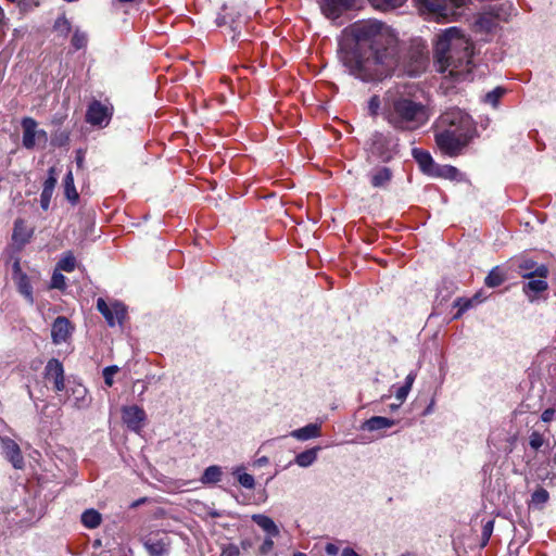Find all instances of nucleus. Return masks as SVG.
<instances>
[{
    "label": "nucleus",
    "instance_id": "79ce46f5",
    "mask_svg": "<svg viewBox=\"0 0 556 556\" xmlns=\"http://www.w3.org/2000/svg\"><path fill=\"white\" fill-rule=\"evenodd\" d=\"M65 286V277L60 271L55 270L51 278V287L55 289H64Z\"/></svg>",
    "mask_w": 556,
    "mask_h": 556
},
{
    "label": "nucleus",
    "instance_id": "6e6552de",
    "mask_svg": "<svg viewBox=\"0 0 556 556\" xmlns=\"http://www.w3.org/2000/svg\"><path fill=\"white\" fill-rule=\"evenodd\" d=\"M45 377L48 381L53 382V388L56 392L65 389L63 365L56 358H51L47 363Z\"/></svg>",
    "mask_w": 556,
    "mask_h": 556
},
{
    "label": "nucleus",
    "instance_id": "e433bc0d",
    "mask_svg": "<svg viewBox=\"0 0 556 556\" xmlns=\"http://www.w3.org/2000/svg\"><path fill=\"white\" fill-rule=\"evenodd\" d=\"M472 305V300L470 299H464V298H458L455 302H454V306L458 307V311L457 313L454 315V319H458L462 317V315L471 307Z\"/></svg>",
    "mask_w": 556,
    "mask_h": 556
},
{
    "label": "nucleus",
    "instance_id": "6e6d98bb",
    "mask_svg": "<svg viewBox=\"0 0 556 556\" xmlns=\"http://www.w3.org/2000/svg\"><path fill=\"white\" fill-rule=\"evenodd\" d=\"M341 556H359L354 549L346 547L342 551Z\"/></svg>",
    "mask_w": 556,
    "mask_h": 556
},
{
    "label": "nucleus",
    "instance_id": "a878e982",
    "mask_svg": "<svg viewBox=\"0 0 556 556\" xmlns=\"http://www.w3.org/2000/svg\"><path fill=\"white\" fill-rule=\"evenodd\" d=\"M146 547L149 551V553L153 556H161L168 551V544L163 539L160 540H153L149 539L146 542Z\"/></svg>",
    "mask_w": 556,
    "mask_h": 556
},
{
    "label": "nucleus",
    "instance_id": "a211bd4d",
    "mask_svg": "<svg viewBox=\"0 0 556 556\" xmlns=\"http://www.w3.org/2000/svg\"><path fill=\"white\" fill-rule=\"evenodd\" d=\"M394 424L395 422L393 419L382 417V416H375V417L367 419L362 425V429L368 430V431H376V430H380V429L391 428L394 426Z\"/></svg>",
    "mask_w": 556,
    "mask_h": 556
},
{
    "label": "nucleus",
    "instance_id": "680f3d73",
    "mask_svg": "<svg viewBox=\"0 0 556 556\" xmlns=\"http://www.w3.org/2000/svg\"><path fill=\"white\" fill-rule=\"evenodd\" d=\"M239 554V551L237 547H233L229 551V556H237Z\"/></svg>",
    "mask_w": 556,
    "mask_h": 556
},
{
    "label": "nucleus",
    "instance_id": "052dcab7",
    "mask_svg": "<svg viewBox=\"0 0 556 556\" xmlns=\"http://www.w3.org/2000/svg\"><path fill=\"white\" fill-rule=\"evenodd\" d=\"M105 112H106V124H108L109 123V118L111 117L112 112H113V106L109 108L106 105Z\"/></svg>",
    "mask_w": 556,
    "mask_h": 556
},
{
    "label": "nucleus",
    "instance_id": "0eeeda50",
    "mask_svg": "<svg viewBox=\"0 0 556 556\" xmlns=\"http://www.w3.org/2000/svg\"><path fill=\"white\" fill-rule=\"evenodd\" d=\"M73 331L74 326L66 317H56L51 327L52 342L56 345L67 342V340L72 337Z\"/></svg>",
    "mask_w": 556,
    "mask_h": 556
},
{
    "label": "nucleus",
    "instance_id": "bf43d9fd",
    "mask_svg": "<svg viewBox=\"0 0 556 556\" xmlns=\"http://www.w3.org/2000/svg\"><path fill=\"white\" fill-rule=\"evenodd\" d=\"M113 376H110L109 368H106V388L113 384Z\"/></svg>",
    "mask_w": 556,
    "mask_h": 556
},
{
    "label": "nucleus",
    "instance_id": "3c124183",
    "mask_svg": "<svg viewBox=\"0 0 556 556\" xmlns=\"http://www.w3.org/2000/svg\"><path fill=\"white\" fill-rule=\"evenodd\" d=\"M555 414H556L555 409H553V408H547V409H545V410L542 413L541 418H542V420H543V421L548 422V421H551V420H553V419H554Z\"/></svg>",
    "mask_w": 556,
    "mask_h": 556
},
{
    "label": "nucleus",
    "instance_id": "72a5a7b5",
    "mask_svg": "<svg viewBox=\"0 0 556 556\" xmlns=\"http://www.w3.org/2000/svg\"><path fill=\"white\" fill-rule=\"evenodd\" d=\"M548 492L545 489L540 488L533 492L531 503L536 507H542L548 501Z\"/></svg>",
    "mask_w": 556,
    "mask_h": 556
},
{
    "label": "nucleus",
    "instance_id": "dca6fc26",
    "mask_svg": "<svg viewBox=\"0 0 556 556\" xmlns=\"http://www.w3.org/2000/svg\"><path fill=\"white\" fill-rule=\"evenodd\" d=\"M412 153L416 162L419 164L421 170L428 175H432L437 164L433 162L430 153L420 149H413Z\"/></svg>",
    "mask_w": 556,
    "mask_h": 556
},
{
    "label": "nucleus",
    "instance_id": "f704fd0d",
    "mask_svg": "<svg viewBox=\"0 0 556 556\" xmlns=\"http://www.w3.org/2000/svg\"><path fill=\"white\" fill-rule=\"evenodd\" d=\"M87 394V390L84 386L77 384L72 388V395L74 396V405L80 407L85 404V396Z\"/></svg>",
    "mask_w": 556,
    "mask_h": 556
},
{
    "label": "nucleus",
    "instance_id": "423d86ee",
    "mask_svg": "<svg viewBox=\"0 0 556 556\" xmlns=\"http://www.w3.org/2000/svg\"><path fill=\"white\" fill-rule=\"evenodd\" d=\"M146 417L144 410L137 405L126 406L122 410L124 424L135 432H139L143 428Z\"/></svg>",
    "mask_w": 556,
    "mask_h": 556
},
{
    "label": "nucleus",
    "instance_id": "393cba45",
    "mask_svg": "<svg viewBox=\"0 0 556 556\" xmlns=\"http://www.w3.org/2000/svg\"><path fill=\"white\" fill-rule=\"evenodd\" d=\"M30 236V232L28 230V228L26 227L25 225V222L23 219H17L14 224V229H13V240L15 242H20V243H25L28 238Z\"/></svg>",
    "mask_w": 556,
    "mask_h": 556
},
{
    "label": "nucleus",
    "instance_id": "412c9836",
    "mask_svg": "<svg viewBox=\"0 0 556 556\" xmlns=\"http://www.w3.org/2000/svg\"><path fill=\"white\" fill-rule=\"evenodd\" d=\"M86 119L92 125L100 124L104 119V106L98 101L90 104L86 114Z\"/></svg>",
    "mask_w": 556,
    "mask_h": 556
},
{
    "label": "nucleus",
    "instance_id": "f03ea898",
    "mask_svg": "<svg viewBox=\"0 0 556 556\" xmlns=\"http://www.w3.org/2000/svg\"><path fill=\"white\" fill-rule=\"evenodd\" d=\"M382 115L395 130L414 131L429 122L431 112L413 86L397 85L384 93Z\"/></svg>",
    "mask_w": 556,
    "mask_h": 556
},
{
    "label": "nucleus",
    "instance_id": "8fccbe9b",
    "mask_svg": "<svg viewBox=\"0 0 556 556\" xmlns=\"http://www.w3.org/2000/svg\"><path fill=\"white\" fill-rule=\"evenodd\" d=\"M36 137H37V142L38 143L46 144L47 141H48L47 131L43 130V129H38L37 127H36Z\"/></svg>",
    "mask_w": 556,
    "mask_h": 556
},
{
    "label": "nucleus",
    "instance_id": "2f4dec72",
    "mask_svg": "<svg viewBox=\"0 0 556 556\" xmlns=\"http://www.w3.org/2000/svg\"><path fill=\"white\" fill-rule=\"evenodd\" d=\"M237 477L238 482L245 489H254L255 480L254 477L247 472H241V468H236L232 472Z\"/></svg>",
    "mask_w": 556,
    "mask_h": 556
},
{
    "label": "nucleus",
    "instance_id": "ea45409f",
    "mask_svg": "<svg viewBox=\"0 0 556 556\" xmlns=\"http://www.w3.org/2000/svg\"><path fill=\"white\" fill-rule=\"evenodd\" d=\"M493 528H494V521L493 520H489L486 521L483 527H482V533H481V539H482V543L481 545L482 546H485L492 535V532H493Z\"/></svg>",
    "mask_w": 556,
    "mask_h": 556
},
{
    "label": "nucleus",
    "instance_id": "4d7b16f0",
    "mask_svg": "<svg viewBox=\"0 0 556 556\" xmlns=\"http://www.w3.org/2000/svg\"><path fill=\"white\" fill-rule=\"evenodd\" d=\"M97 308L99 309V312H100L101 314H103V315H104V298H99V299L97 300Z\"/></svg>",
    "mask_w": 556,
    "mask_h": 556
},
{
    "label": "nucleus",
    "instance_id": "473e14b6",
    "mask_svg": "<svg viewBox=\"0 0 556 556\" xmlns=\"http://www.w3.org/2000/svg\"><path fill=\"white\" fill-rule=\"evenodd\" d=\"M75 267H76L75 257L71 253H67L61 257V260L58 263L56 269L71 273L75 269Z\"/></svg>",
    "mask_w": 556,
    "mask_h": 556
},
{
    "label": "nucleus",
    "instance_id": "ddd939ff",
    "mask_svg": "<svg viewBox=\"0 0 556 556\" xmlns=\"http://www.w3.org/2000/svg\"><path fill=\"white\" fill-rule=\"evenodd\" d=\"M126 315L127 311L124 304L117 301L106 302V325L113 327L118 324L122 326Z\"/></svg>",
    "mask_w": 556,
    "mask_h": 556
},
{
    "label": "nucleus",
    "instance_id": "cd10ccee",
    "mask_svg": "<svg viewBox=\"0 0 556 556\" xmlns=\"http://www.w3.org/2000/svg\"><path fill=\"white\" fill-rule=\"evenodd\" d=\"M505 274L500 267H494L485 277V285L490 288L501 286L505 281Z\"/></svg>",
    "mask_w": 556,
    "mask_h": 556
},
{
    "label": "nucleus",
    "instance_id": "7ed1b4c3",
    "mask_svg": "<svg viewBox=\"0 0 556 556\" xmlns=\"http://www.w3.org/2000/svg\"><path fill=\"white\" fill-rule=\"evenodd\" d=\"M472 54V42L456 27L445 29L437 38L434 45L437 71L455 80H464L470 75Z\"/></svg>",
    "mask_w": 556,
    "mask_h": 556
},
{
    "label": "nucleus",
    "instance_id": "20e7f679",
    "mask_svg": "<svg viewBox=\"0 0 556 556\" xmlns=\"http://www.w3.org/2000/svg\"><path fill=\"white\" fill-rule=\"evenodd\" d=\"M475 134L472 118L458 108L446 110L435 123V142L450 156L458 155Z\"/></svg>",
    "mask_w": 556,
    "mask_h": 556
},
{
    "label": "nucleus",
    "instance_id": "7c9ffc66",
    "mask_svg": "<svg viewBox=\"0 0 556 556\" xmlns=\"http://www.w3.org/2000/svg\"><path fill=\"white\" fill-rule=\"evenodd\" d=\"M406 0H369L379 10L387 11L402 7Z\"/></svg>",
    "mask_w": 556,
    "mask_h": 556
},
{
    "label": "nucleus",
    "instance_id": "0e129e2a",
    "mask_svg": "<svg viewBox=\"0 0 556 556\" xmlns=\"http://www.w3.org/2000/svg\"><path fill=\"white\" fill-rule=\"evenodd\" d=\"M142 502H144V498H142V500H140V501H138V502H136V503L134 504V506H137L138 504H141Z\"/></svg>",
    "mask_w": 556,
    "mask_h": 556
},
{
    "label": "nucleus",
    "instance_id": "de8ad7c7",
    "mask_svg": "<svg viewBox=\"0 0 556 556\" xmlns=\"http://www.w3.org/2000/svg\"><path fill=\"white\" fill-rule=\"evenodd\" d=\"M274 547V541L270 538L264 540L262 545L260 546V553L263 555L268 554Z\"/></svg>",
    "mask_w": 556,
    "mask_h": 556
},
{
    "label": "nucleus",
    "instance_id": "f8f14e48",
    "mask_svg": "<svg viewBox=\"0 0 556 556\" xmlns=\"http://www.w3.org/2000/svg\"><path fill=\"white\" fill-rule=\"evenodd\" d=\"M518 269L519 274L523 278H546L548 274V269L544 265L536 266L535 262L530 258H522L518 261Z\"/></svg>",
    "mask_w": 556,
    "mask_h": 556
},
{
    "label": "nucleus",
    "instance_id": "f3484780",
    "mask_svg": "<svg viewBox=\"0 0 556 556\" xmlns=\"http://www.w3.org/2000/svg\"><path fill=\"white\" fill-rule=\"evenodd\" d=\"M290 435L300 441H307L320 435V426L317 424H308L303 428L293 430Z\"/></svg>",
    "mask_w": 556,
    "mask_h": 556
},
{
    "label": "nucleus",
    "instance_id": "49530a36",
    "mask_svg": "<svg viewBox=\"0 0 556 556\" xmlns=\"http://www.w3.org/2000/svg\"><path fill=\"white\" fill-rule=\"evenodd\" d=\"M409 391H410V390H409L407 387H405V386H402V387H400V388L396 390V392H395V397H396V400H399V401H400V404H402V403L406 400V397H407V395H408Z\"/></svg>",
    "mask_w": 556,
    "mask_h": 556
},
{
    "label": "nucleus",
    "instance_id": "4be33fe9",
    "mask_svg": "<svg viewBox=\"0 0 556 556\" xmlns=\"http://www.w3.org/2000/svg\"><path fill=\"white\" fill-rule=\"evenodd\" d=\"M530 280L523 286L525 293L533 301L534 296H531V293L534 295L547 289V282L545 278L533 279Z\"/></svg>",
    "mask_w": 556,
    "mask_h": 556
},
{
    "label": "nucleus",
    "instance_id": "c756f323",
    "mask_svg": "<svg viewBox=\"0 0 556 556\" xmlns=\"http://www.w3.org/2000/svg\"><path fill=\"white\" fill-rule=\"evenodd\" d=\"M220 478H222L220 467L210 466L204 470L203 476L201 478V482L203 484L216 483L220 480Z\"/></svg>",
    "mask_w": 556,
    "mask_h": 556
},
{
    "label": "nucleus",
    "instance_id": "6ab92c4d",
    "mask_svg": "<svg viewBox=\"0 0 556 556\" xmlns=\"http://www.w3.org/2000/svg\"><path fill=\"white\" fill-rule=\"evenodd\" d=\"M391 177H392L391 170L387 167H381V168L375 169L370 174V182H371L372 187L381 188L389 184V181L391 180Z\"/></svg>",
    "mask_w": 556,
    "mask_h": 556
},
{
    "label": "nucleus",
    "instance_id": "4468645a",
    "mask_svg": "<svg viewBox=\"0 0 556 556\" xmlns=\"http://www.w3.org/2000/svg\"><path fill=\"white\" fill-rule=\"evenodd\" d=\"M391 139L381 132H375L371 137V151L378 154L382 160L388 161L391 159V150L389 144Z\"/></svg>",
    "mask_w": 556,
    "mask_h": 556
},
{
    "label": "nucleus",
    "instance_id": "09e8293b",
    "mask_svg": "<svg viewBox=\"0 0 556 556\" xmlns=\"http://www.w3.org/2000/svg\"><path fill=\"white\" fill-rule=\"evenodd\" d=\"M92 552H91V556H101L103 551H102V543H101V540L100 539H96L93 542H92Z\"/></svg>",
    "mask_w": 556,
    "mask_h": 556
},
{
    "label": "nucleus",
    "instance_id": "9d476101",
    "mask_svg": "<svg viewBox=\"0 0 556 556\" xmlns=\"http://www.w3.org/2000/svg\"><path fill=\"white\" fill-rule=\"evenodd\" d=\"M1 446L8 460L14 468L21 469L24 466V458L18 444L10 438L1 439Z\"/></svg>",
    "mask_w": 556,
    "mask_h": 556
},
{
    "label": "nucleus",
    "instance_id": "9b49d317",
    "mask_svg": "<svg viewBox=\"0 0 556 556\" xmlns=\"http://www.w3.org/2000/svg\"><path fill=\"white\" fill-rule=\"evenodd\" d=\"M355 0H324L323 13L331 20L338 18L345 10H349Z\"/></svg>",
    "mask_w": 556,
    "mask_h": 556
},
{
    "label": "nucleus",
    "instance_id": "58836bf2",
    "mask_svg": "<svg viewBox=\"0 0 556 556\" xmlns=\"http://www.w3.org/2000/svg\"><path fill=\"white\" fill-rule=\"evenodd\" d=\"M504 92L505 90L503 88L497 87L485 94L484 101L493 106H496L500 98L504 94Z\"/></svg>",
    "mask_w": 556,
    "mask_h": 556
},
{
    "label": "nucleus",
    "instance_id": "5fc2aeb1",
    "mask_svg": "<svg viewBox=\"0 0 556 556\" xmlns=\"http://www.w3.org/2000/svg\"><path fill=\"white\" fill-rule=\"evenodd\" d=\"M268 463H269L268 457H267V456H262V457L257 458V459L254 462V466H256V467H263V466H266Z\"/></svg>",
    "mask_w": 556,
    "mask_h": 556
},
{
    "label": "nucleus",
    "instance_id": "37998d69",
    "mask_svg": "<svg viewBox=\"0 0 556 556\" xmlns=\"http://www.w3.org/2000/svg\"><path fill=\"white\" fill-rule=\"evenodd\" d=\"M52 194L53 191L42 189L40 194V206L43 211L49 210Z\"/></svg>",
    "mask_w": 556,
    "mask_h": 556
},
{
    "label": "nucleus",
    "instance_id": "bb28decb",
    "mask_svg": "<svg viewBox=\"0 0 556 556\" xmlns=\"http://www.w3.org/2000/svg\"><path fill=\"white\" fill-rule=\"evenodd\" d=\"M64 193L66 199L72 203L78 200V192L76 191L73 173L71 170L64 177Z\"/></svg>",
    "mask_w": 556,
    "mask_h": 556
},
{
    "label": "nucleus",
    "instance_id": "aec40b11",
    "mask_svg": "<svg viewBox=\"0 0 556 556\" xmlns=\"http://www.w3.org/2000/svg\"><path fill=\"white\" fill-rule=\"evenodd\" d=\"M252 520L271 536L279 534V529L269 517L265 515H253Z\"/></svg>",
    "mask_w": 556,
    "mask_h": 556
},
{
    "label": "nucleus",
    "instance_id": "e2e57ef3",
    "mask_svg": "<svg viewBox=\"0 0 556 556\" xmlns=\"http://www.w3.org/2000/svg\"><path fill=\"white\" fill-rule=\"evenodd\" d=\"M293 556H306V554L301 553V552H298V553H295Z\"/></svg>",
    "mask_w": 556,
    "mask_h": 556
},
{
    "label": "nucleus",
    "instance_id": "864d4df0",
    "mask_svg": "<svg viewBox=\"0 0 556 556\" xmlns=\"http://www.w3.org/2000/svg\"><path fill=\"white\" fill-rule=\"evenodd\" d=\"M415 378H416V374L414 372H409L406 378H405V383L404 386L407 387L409 390L412 389V386L415 381Z\"/></svg>",
    "mask_w": 556,
    "mask_h": 556
},
{
    "label": "nucleus",
    "instance_id": "b1692460",
    "mask_svg": "<svg viewBox=\"0 0 556 556\" xmlns=\"http://www.w3.org/2000/svg\"><path fill=\"white\" fill-rule=\"evenodd\" d=\"M101 521V514L94 509H87L81 515V522L86 528L94 529L100 526Z\"/></svg>",
    "mask_w": 556,
    "mask_h": 556
},
{
    "label": "nucleus",
    "instance_id": "a19ab883",
    "mask_svg": "<svg viewBox=\"0 0 556 556\" xmlns=\"http://www.w3.org/2000/svg\"><path fill=\"white\" fill-rule=\"evenodd\" d=\"M87 43V36L85 33H81L79 30H76L72 37V45L76 49H81Z\"/></svg>",
    "mask_w": 556,
    "mask_h": 556
},
{
    "label": "nucleus",
    "instance_id": "5701e85b",
    "mask_svg": "<svg viewBox=\"0 0 556 556\" xmlns=\"http://www.w3.org/2000/svg\"><path fill=\"white\" fill-rule=\"evenodd\" d=\"M318 447L306 450L295 456V463L303 468L309 467L317 459Z\"/></svg>",
    "mask_w": 556,
    "mask_h": 556
},
{
    "label": "nucleus",
    "instance_id": "603ef678",
    "mask_svg": "<svg viewBox=\"0 0 556 556\" xmlns=\"http://www.w3.org/2000/svg\"><path fill=\"white\" fill-rule=\"evenodd\" d=\"M328 555L336 556L339 553V547L332 543H328L325 547Z\"/></svg>",
    "mask_w": 556,
    "mask_h": 556
},
{
    "label": "nucleus",
    "instance_id": "69168bd1",
    "mask_svg": "<svg viewBox=\"0 0 556 556\" xmlns=\"http://www.w3.org/2000/svg\"><path fill=\"white\" fill-rule=\"evenodd\" d=\"M211 516H212V517H218L219 515H218L217 513H215V511H212V513H211Z\"/></svg>",
    "mask_w": 556,
    "mask_h": 556
},
{
    "label": "nucleus",
    "instance_id": "39448f33",
    "mask_svg": "<svg viewBox=\"0 0 556 556\" xmlns=\"http://www.w3.org/2000/svg\"><path fill=\"white\" fill-rule=\"evenodd\" d=\"M421 13H429L442 18H450L457 14V9L465 4V0H416Z\"/></svg>",
    "mask_w": 556,
    "mask_h": 556
},
{
    "label": "nucleus",
    "instance_id": "c85d7f7f",
    "mask_svg": "<svg viewBox=\"0 0 556 556\" xmlns=\"http://www.w3.org/2000/svg\"><path fill=\"white\" fill-rule=\"evenodd\" d=\"M431 176L443 177L451 180L457 179L459 172L456 167L451 165H437Z\"/></svg>",
    "mask_w": 556,
    "mask_h": 556
},
{
    "label": "nucleus",
    "instance_id": "2eb2a0df",
    "mask_svg": "<svg viewBox=\"0 0 556 556\" xmlns=\"http://www.w3.org/2000/svg\"><path fill=\"white\" fill-rule=\"evenodd\" d=\"M23 146L26 149H34L37 143L36 127L37 122L31 117H25L22 121Z\"/></svg>",
    "mask_w": 556,
    "mask_h": 556
},
{
    "label": "nucleus",
    "instance_id": "f257e3e1",
    "mask_svg": "<svg viewBox=\"0 0 556 556\" xmlns=\"http://www.w3.org/2000/svg\"><path fill=\"white\" fill-rule=\"evenodd\" d=\"M356 47L342 56L344 66L354 77L375 83L389 77L396 60V36L386 23L369 18L361 20L344 29Z\"/></svg>",
    "mask_w": 556,
    "mask_h": 556
},
{
    "label": "nucleus",
    "instance_id": "13d9d810",
    "mask_svg": "<svg viewBox=\"0 0 556 556\" xmlns=\"http://www.w3.org/2000/svg\"><path fill=\"white\" fill-rule=\"evenodd\" d=\"M106 368H109V372H110V376H114L118 370L119 368L117 366H106Z\"/></svg>",
    "mask_w": 556,
    "mask_h": 556
},
{
    "label": "nucleus",
    "instance_id": "c03bdc74",
    "mask_svg": "<svg viewBox=\"0 0 556 556\" xmlns=\"http://www.w3.org/2000/svg\"><path fill=\"white\" fill-rule=\"evenodd\" d=\"M544 443V439L542 437V434H540L539 432L534 431L531 433L530 438H529V444L530 446L533 448V450H539Z\"/></svg>",
    "mask_w": 556,
    "mask_h": 556
},
{
    "label": "nucleus",
    "instance_id": "4c0bfd02",
    "mask_svg": "<svg viewBox=\"0 0 556 556\" xmlns=\"http://www.w3.org/2000/svg\"><path fill=\"white\" fill-rule=\"evenodd\" d=\"M56 182V169L54 167H50L48 170V178L45 180L42 189L54 191Z\"/></svg>",
    "mask_w": 556,
    "mask_h": 556
},
{
    "label": "nucleus",
    "instance_id": "a18cd8bd",
    "mask_svg": "<svg viewBox=\"0 0 556 556\" xmlns=\"http://www.w3.org/2000/svg\"><path fill=\"white\" fill-rule=\"evenodd\" d=\"M55 29L66 35L71 30L70 22L63 16L59 17L54 24Z\"/></svg>",
    "mask_w": 556,
    "mask_h": 556
},
{
    "label": "nucleus",
    "instance_id": "c9c22d12",
    "mask_svg": "<svg viewBox=\"0 0 556 556\" xmlns=\"http://www.w3.org/2000/svg\"><path fill=\"white\" fill-rule=\"evenodd\" d=\"M383 109V99L381 100L379 96H372L368 101V113L371 116H377L379 112H382Z\"/></svg>",
    "mask_w": 556,
    "mask_h": 556
},
{
    "label": "nucleus",
    "instance_id": "1a4fd4ad",
    "mask_svg": "<svg viewBox=\"0 0 556 556\" xmlns=\"http://www.w3.org/2000/svg\"><path fill=\"white\" fill-rule=\"evenodd\" d=\"M13 279L17 286L18 292L26 299L29 304L34 303L33 287L25 273L22 271L18 261L13 264Z\"/></svg>",
    "mask_w": 556,
    "mask_h": 556
}]
</instances>
